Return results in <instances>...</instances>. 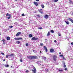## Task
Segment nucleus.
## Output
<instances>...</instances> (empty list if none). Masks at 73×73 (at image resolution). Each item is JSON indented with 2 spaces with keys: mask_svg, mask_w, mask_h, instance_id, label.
Masks as SVG:
<instances>
[{
  "mask_svg": "<svg viewBox=\"0 0 73 73\" xmlns=\"http://www.w3.org/2000/svg\"><path fill=\"white\" fill-rule=\"evenodd\" d=\"M26 46H28V44L27 43L26 44Z\"/></svg>",
  "mask_w": 73,
  "mask_h": 73,
  "instance_id": "49530a36",
  "label": "nucleus"
},
{
  "mask_svg": "<svg viewBox=\"0 0 73 73\" xmlns=\"http://www.w3.org/2000/svg\"><path fill=\"white\" fill-rule=\"evenodd\" d=\"M11 16H12V15L11 14L9 15V17H11Z\"/></svg>",
  "mask_w": 73,
  "mask_h": 73,
  "instance_id": "f704fd0d",
  "label": "nucleus"
},
{
  "mask_svg": "<svg viewBox=\"0 0 73 73\" xmlns=\"http://www.w3.org/2000/svg\"><path fill=\"white\" fill-rule=\"evenodd\" d=\"M53 51H54V50H53V49H51L50 50V52H53Z\"/></svg>",
  "mask_w": 73,
  "mask_h": 73,
  "instance_id": "dca6fc26",
  "label": "nucleus"
},
{
  "mask_svg": "<svg viewBox=\"0 0 73 73\" xmlns=\"http://www.w3.org/2000/svg\"><path fill=\"white\" fill-rule=\"evenodd\" d=\"M57 70H58L59 72H63V70L62 69L60 70V69L57 68Z\"/></svg>",
  "mask_w": 73,
  "mask_h": 73,
  "instance_id": "0eeeda50",
  "label": "nucleus"
},
{
  "mask_svg": "<svg viewBox=\"0 0 73 73\" xmlns=\"http://www.w3.org/2000/svg\"><path fill=\"white\" fill-rule=\"evenodd\" d=\"M43 44L42 43H41L40 44V46H42L43 45Z\"/></svg>",
  "mask_w": 73,
  "mask_h": 73,
  "instance_id": "cd10ccee",
  "label": "nucleus"
},
{
  "mask_svg": "<svg viewBox=\"0 0 73 73\" xmlns=\"http://www.w3.org/2000/svg\"><path fill=\"white\" fill-rule=\"evenodd\" d=\"M11 60H13V59H11Z\"/></svg>",
  "mask_w": 73,
  "mask_h": 73,
  "instance_id": "680f3d73",
  "label": "nucleus"
},
{
  "mask_svg": "<svg viewBox=\"0 0 73 73\" xmlns=\"http://www.w3.org/2000/svg\"><path fill=\"white\" fill-rule=\"evenodd\" d=\"M34 70H32V71H33V72L34 73H36V69L35 67H34L33 68Z\"/></svg>",
  "mask_w": 73,
  "mask_h": 73,
  "instance_id": "7ed1b4c3",
  "label": "nucleus"
},
{
  "mask_svg": "<svg viewBox=\"0 0 73 73\" xmlns=\"http://www.w3.org/2000/svg\"><path fill=\"white\" fill-rule=\"evenodd\" d=\"M9 56V55H6V58H8Z\"/></svg>",
  "mask_w": 73,
  "mask_h": 73,
  "instance_id": "4c0bfd02",
  "label": "nucleus"
},
{
  "mask_svg": "<svg viewBox=\"0 0 73 73\" xmlns=\"http://www.w3.org/2000/svg\"><path fill=\"white\" fill-rule=\"evenodd\" d=\"M9 55V56H10V57H12V56H13L14 55V54H11Z\"/></svg>",
  "mask_w": 73,
  "mask_h": 73,
  "instance_id": "f8f14e48",
  "label": "nucleus"
},
{
  "mask_svg": "<svg viewBox=\"0 0 73 73\" xmlns=\"http://www.w3.org/2000/svg\"><path fill=\"white\" fill-rule=\"evenodd\" d=\"M9 28H13V26H9Z\"/></svg>",
  "mask_w": 73,
  "mask_h": 73,
  "instance_id": "bb28decb",
  "label": "nucleus"
},
{
  "mask_svg": "<svg viewBox=\"0 0 73 73\" xmlns=\"http://www.w3.org/2000/svg\"><path fill=\"white\" fill-rule=\"evenodd\" d=\"M65 23H66V24H69V21H65Z\"/></svg>",
  "mask_w": 73,
  "mask_h": 73,
  "instance_id": "2eb2a0df",
  "label": "nucleus"
},
{
  "mask_svg": "<svg viewBox=\"0 0 73 73\" xmlns=\"http://www.w3.org/2000/svg\"><path fill=\"white\" fill-rule=\"evenodd\" d=\"M33 13H36V11H34V12H33Z\"/></svg>",
  "mask_w": 73,
  "mask_h": 73,
  "instance_id": "c9c22d12",
  "label": "nucleus"
},
{
  "mask_svg": "<svg viewBox=\"0 0 73 73\" xmlns=\"http://www.w3.org/2000/svg\"><path fill=\"white\" fill-rule=\"evenodd\" d=\"M41 7L43 8H44V7H45V6H44V4H42V5H41Z\"/></svg>",
  "mask_w": 73,
  "mask_h": 73,
  "instance_id": "a211bd4d",
  "label": "nucleus"
},
{
  "mask_svg": "<svg viewBox=\"0 0 73 73\" xmlns=\"http://www.w3.org/2000/svg\"><path fill=\"white\" fill-rule=\"evenodd\" d=\"M54 42L56 43V42H57V41L56 40H54Z\"/></svg>",
  "mask_w": 73,
  "mask_h": 73,
  "instance_id": "a18cd8bd",
  "label": "nucleus"
},
{
  "mask_svg": "<svg viewBox=\"0 0 73 73\" xmlns=\"http://www.w3.org/2000/svg\"><path fill=\"white\" fill-rule=\"evenodd\" d=\"M20 62H23V60H22V59H20Z\"/></svg>",
  "mask_w": 73,
  "mask_h": 73,
  "instance_id": "a19ab883",
  "label": "nucleus"
},
{
  "mask_svg": "<svg viewBox=\"0 0 73 73\" xmlns=\"http://www.w3.org/2000/svg\"><path fill=\"white\" fill-rule=\"evenodd\" d=\"M27 58L30 60H33V56H27Z\"/></svg>",
  "mask_w": 73,
  "mask_h": 73,
  "instance_id": "f257e3e1",
  "label": "nucleus"
},
{
  "mask_svg": "<svg viewBox=\"0 0 73 73\" xmlns=\"http://www.w3.org/2000/svg\"><path fill=\"white\" fill-rule=\"evenodd\" d=\"M43 59H44V60H46V57H42Z\"/></svg>",
  "mask_w": 73,
  "mask_h": 73,
  "instance_id": "b1692460",
  "label": "nucleus"
},
{
  "mask_svg": "<svg viewBox=\"0 0 73 73\" xmlns=\"http://www.w3.org/2000/svg\"><path fill=\"white\" fill-rule=\"evenodd\" d=\"M45 40H46H46H48L47 39H45Z\"/></svg>",
  "mask_w": 73,
  "mask_h": 73,
  "instance_id": "13d9d810",
  "label": "nucleus"
},
{
  "mask_svg": "<svg viewBox=\"0 0 73 73\" xmlns=\"http://www.w3.org/2000/svg\"><path fill=\"white\" fill-rule=\"evenodd\" d=\"M23 38H17V40H22Z\"/></svg>",
  "mask_w": 73,
  "mask_h": 73,
  "instance_id": "9b49d317",
  "label": "nucleus"
},
{
  "mask_svg": "<svg viewBox=\"0 0 73 73\" xmlns=\"http://www.w3.org/2000/svg\"><path fill=\"white\" fill-rule=\"evenodd\" d=\"M70 4H72V3H73V2L72 1L70 0Z\"/></svg>",
  "mask_w": 73,
  "mask_h": 73,
  "instance_id": "393cba45",
  "label": "nucleus"
},
{
  "mask_svg": "<svg viewBox=\"0 0 73 73\" xmlns=\"http://www.w3.org/2000/svg\"><path fill=\"white\" fill-rule=\"evenodd\" d=\"M29 36L30 37H33V36L31 34H30L29 35Z\"/></svg>",
  "mask_w": 73,
  "mask_h": 73,
  "instance_id": "f3484780",
  "label": "nucleus"
},
{
  "mask_svg": "<svg viewBox=\"0 0 73 73\" xmlns=\"http://www.w3.org/2000/svg\"><path fill=\"white\" fill-rule=\"evenodd\" d=\"M58 36H61V34L60 33H58Z\"/></svg>",
  "mask_w": 73,
  "mask_h": 73,
  "instance_id": "72a5a7b5",
  "label": "nucleus"
},
{
  "mask_svg": "<svg viewBox=\"0 0 73 73\" xmlns=\"http://www.w3.org/2000/svg\"><path fill=\"white\" fill-rule=\"evenodd\" d=\"M22 16H25V15L23 13L22 14Z\"/></svg>",
  "mask_w": 73,
  "mask_h": 73,
  "instance_id": "a878e982",
  "label": "nucleus"
},
{
  "mask_svg": "<svg viewBox=\"0 0 73 73\" xmlns=\"http://www.w3.org/2000/svg\"><path fill=\"white\" fill-rule=\"evenodd\" d=\"M1 54H2V55H3V56H5V54H4V53H3V52H1Z\"/></svg>",
  "mask_w": 73,
  "mask_h": 73,
  "instance_id": "aec40b11",
  "label": "nucleus"
},
{
  "mask_svg": "<svg viewBox=\"0 0 73 73\" xmlns=\"http://www.w3.org/2000/svg\"><path fill=\"white\" fill-rule=\"evenodd\" d=\"M63 64L64 65H65V62Z\"/></svg>",
  "mask_w": 73,
  "mask_h": 73,
  "instance_id": "5fc2aeb1",
  "label": "nucleus"
},
{
  "mask_svg": "<svg viewBox=\"0 0 73 73\" xmlns=\"http://www.w3.org/2000/svg\"><path fill=\"white\" fill-rule=\"evenodd\" d=\"M14 24L15 25H16V24H17V23L16 22H15L14 23Z\"/></svg>",
  "mask_w": 73,
  "mask_h": 73,
  "instance_id": "603ef678",
  "label": "nucleus"
},
{
  "mask_svg": "<svg viewBox=\"0 0 73 73\" xmlns=\"http://www.w3.org/2000/svg\"><path fill=\"white\" fill-rule=\"evenodd\" d=\"M36 58H37V56H33V60Z\"/></svg>",
  "mask_w": 73,
  "mask_h": 73,
  "instance_id": "1a4fd4ad",
  "label": "nucleus"
},
{
  "mask_svg": "<svg viewBox=\"0 0 73 73\" xmlns=\"http://www.w3.org/2000/svg\"><path fill=\"white\" fill-rule=\"evenodd\" d=\"M26 73H28V72H29V71L28 70H26Z\"/></svg>",
  "mask_w": 73,
  "mask_h": 73,
  "instance_id": "e433bc0d",
  "label": "nucleus"
},
{
  "mask_svg": "<svg viewBox=\"0 0 73 73\" xmlns=\"http://www.w3.org/2000/svg\"><path fill=\"white\" fill-rule=\"evenodd\" d=\"M21 34V32H18L16 34V36H19Z\"/></svg>",
  "mask_w": 73,
  "mask_h": 73,
  "instance_id": "423d86ee",
  "label": "nucleus"
},
{
  "mask_svg": "<svg viewBox=\"0 0 73 73\" xmlns=\"http://www.w3.org/2000/svg\"><path fill=\"white\" fill-rule=\"evenodd\" d=\"M14 39L15 40H17V38H15Z\"/></svg>",
  "mask_w": 73,
  "mask_h": 73,
  "instance_id": "37998d69",
  "label": "nucleus"
},
{
  "mask_svg": "<svg viewBox=\"0 0 73 73\" xmlns=\"http://www.w3.org/2000/svg\"><path fill=\"white\" fill-rule=\"evenodd\" d=\"M37 16L38 17H40V15H37Z\"/></svg>",
  "mask_w": 73,
  "mask_h": 73,
  "instance_id": "473e14b6",
  "label": "nucleus"
},
{
  "mask_svg": "<svg viewBox=\"0 0 73 73\" xmlns=\"http://www.w3.org/2000/svg\"><path fill=\"white\" fill-rule=\"evenodd\" d=\"M2 41H3V42H4V41H5V39H3L2 40Z\"/></svg>",
  "mask_w": 73,
  "mask_h": 73,
  "instance_id": "c03bdc74",
  "label": "nucleus"
},
{
  "mask_svg": "<svg viewBox=\"0 0 73 73\" xmlns=\"http://www.w3.org/2000/svg\"><path fill=\"white\" fill-rule=\"evenodd\" d=\"M61 53V52H60V53H59L60 54Z\"/></svg>",
  "mask_w": 73,
  "mask_h": 73,
  "instance_id": "0e129e2a",
  "label": "nucleus"
},
{
  "mask_svg": "<svg viewBox=\"0 0 73 73\" xmlns=\"http://www.w3.org/2000/svg\"><path fill=\"white\" fill-rule=\"evenodd\" d=\"M46 71V72H48V71H49V70H48V69L46 68L45 70Z\"/></svg>",
  "mask_w": 73,
  "mask_h": 73,
  "instance_id": "c85d7f7f",
  "label": "nucleus"
},
{
  "mask_svg": "<svg viewBox=\"0 0 73 73\" xmlns=\"http://www.w3.org/2000/svg\"><path fill=\"white\" fill-rule=\"evenodd\" d=\"M69 20L70 21H72V19H70V18L69 19Z\"/></svg>",
  "mask_w": 73,
  "mask_h": 73,
  "instance_id": "c756f323",
  "label": "nucleus"
},
{
  "mask_svg": "<svg viewBox=\"0 0 73 73\" xmlns=\"http://www.w3.org/2000/svg\"><path fill=\"white\" fill-rule=\"evenodd\" d=\"M38 29H42V27H39Z\"/></svg>",
  "mask_w": 73,
  "mask_h": 73,
  "instance_id": "58836bf2",
  "label": "nucleus"
},
{
  "mask_svg": "<svg viewBox=\"0 0 73 73\" xmlns=\"http://www.w3.org/2000/svg\"><path fill=\"white\" fill-rule=\"evenodd\" d=\"M5 67H9V65H5Z\"/></svg>",
  "mask_w": 73,
  "mask_h": 73,
  "instance_id": "5701e85b",
  "label": "nucleus"
},
{
  "mask_svg": "<svg viewBox=\"0 0 73 73\" xmlns=\"http://www.w3.org/2000/svg\"><path fill=\"white\" fill-rule=\"evenodd\" d=\"M32 40H38V38L35 37H33L32 38Z\"/></svg>",
  "mask_w": 73,
  "mask_h": 73,
  "instance_id": "39448f33",
  "label": "nucleus"
},
{
  "mask_svg": "<svg viewBox=\"0 0 73 73\" xmlns=\"http://www.w3.org/2000/svg\"><path fill=\"white\" fill-rule=\"evenodd\" d=\"M39 12H40V13H43V12H42V11L41 10H39Z\"/></svg>",
  "mask_w": 73,
  "mask_h": 73,
  "instance_id": "6ab92c4d",
  "label": "nucleus"
},
{
  "mask_svg": "<svg viewBox=\"0 0 73 73\" xmlns=\"http://www.w3.org/2000/svg\"><path fill=\"white\" fill-rule=\"evenodd\" d=\"M9 16V13H7L6 14V16Z\"/></svg>",
  "mask_w": 73,
  "mask_h": 73,
  "instance_id": "7c9ffc66",
  "label": "nucleus"
},
{
  "mask_svg": "<svg viewBox=\"0 0 73 73\" xmlns=\"http://www.w3.org/2000/svg\"><path fill=\"white\" fill-rule=\"evenodd\" d=\"M11 68H12V66H11Z\"/></svg>",
  "mask_w": 73,
  "mask_h": 73,
  "instance_id": "69168bd1",
  "label": "nucleus"
},
{
  "mask_svg": "<svg viewBox=\"0 0 73 73\" xmlns=\"http://www.w3.org/2000/svg\"><path fill=\"white\" fill-rule=\"evenodd\" d=\"M17 42V44H20V41H18L16 42Z\"/></svg>",
  "mask_w": 73,
  "mask_h": 73,
  "instance_id": "412c9836",
  "label": "nucleus"
},
{
  "mask_svg": "<svg viewBox=\"0 0 73 73\" xmlns=\"http://www.w3.org/2000/svg\"><path fill=\"white\" fill-rule=\"evenodd\" d=\"M57 57L56 55H54L53 57V60L55 61H56L57 60L56 58H57Z\"/></svg>",
  "mask_w": 73,
  "mask_h": 73,
  "instance_id": "f03ea898",
  "label": "nucleus"
},
{
  "mask_svg": "<svg viewBox=\"0 0 73 73\" xmlns=\"http://www.w3.org/2000/svg\"><path fill=\"white\" fill-rule=\"evenodd\" d=\"M15 1H19V0H15Z\"/></svg>",
  "mask_w": 73,
  "mask_h": 73,
  "instance_id": "09e8293b",
  "label": "nucleus"
},
{
  "mask_svg": "<svg viewBox=\"0 0 73 73\" xmlns=\"http://www.w3.org/2000/svg\"><path fill=\"white\" fill-rule=\"evenodd\" d=\"M3 44H5V42H3Z\"/></svg>",
  "mask_w": 73,
  "mask_h": 73,
  "instance_id": "de8ad7c7",
  "label": "nucleus"
},
{
  "mask_svg": "<svg viewBox=\"0 0 73 73\" xmlns=\"http://www.w3.org/2000/svg\"><path fill=\"white\" fill-rule=\"evenodd\" d=\"M40 53H41V51H40Z\"/></svg>",
  "mask_w": 73,
  "mask_h": 73,
  "instance_id": "338daca9",
  "label": "nucleus"
},
{
  "mask_svg": "<svg viewBox=\"0 0 73 73\" xmlns=\"http://www.w3.org/2000/svg\"><path fill=\"white\" fill-rule=\"evenodd\" d=\"M60 56H61V57H63V55L62 54L61 55H60Z\"/></svg>",
  "mask_w": 73,
  "mask_h": 73,
  "instance_id": "864d4df0",
  "label": "nucleus"
},
{
  "mask_svg": "<svg viewBox=\"0 0 73 73\" xmlns=\"http://www.w3.org/2000/svg\"><path fill=\"white\" fill-rule=\"evenodd\" d=\"M48 15H46L44 16V18L46 19H48Z\"/></svg>",
  "mask_w": 73,
  "mask_h": 73,
  "instance_id": "9d476101",
  "label": "nucleus"
},
{
  "mask_svg": "<svg viewBox=\"0 0 73 73\" xmlns=\"http://www.w3.org/2000/svg\"><path fill=\"white\" fill-rule=\"evenodd\" d=\"M50 32H51V33H54V31L53 30H51Z\"/></svg>",
  "mask_w": 73,
  "mask_h": 73,
  "instance_id": "4be33fe9",
  "label": "nucleus"
},
{
  "mask_svg": "<svg viewBox=\"0 0 73 73\" xmlns=\"http://www.w3.org/2000/svg\"><path fill=\"white\" fill-rule=\"evenodd\" d=\"M34 4L35 5H36V6H38V3H37V2H34Z\"/></svg>",
  "mask_w": 73,
  "mask_h": 73,
  "instance_id": "6e6552de",
  "label": "nucleus"
},
{
  "mask_svg": "<svg viewBox=\"0 0 73 73\" xmlns=\"http://www.w3.org/2000/svg\"><path fill=\"white\" fill-rule=\"evenodd\" d=\"M50 32H48L47 35V36H50Z\"/></svg>",
  "mask_w": 73,
  "mask_h": 73,
  "instance_id": "4468645a",
  "label": "nucleus"
},
{
  "mask_svg": "<svg viewBox=\"0 0 73 73\" xmlns=\"http://www.w3.org/2000/svg\"><path fill=\"white\" fill-rule=\"evenodd\" d=\"M47 54H49L48 53H47Z\"/></svg>",
  "mask_w": 73,
  "mask_h": 73,
  "instance_id": "e2e57ef3",
  "label": "nucleus"
},
{
  "mask_svg": "<svg viewBox=\"0 0 73 73\" xmlns=\"http://www.w3.org/2000/svg\"><path fill=\"white\" fill-rule=\"evenodd\" d=\"M10 39L11 38L9 37H7V40H10Z\"/></svg>",
  "mask_w": 73,
  "mask_h": 73,
  "instance_id": "ddd939ff",
  "label": "nucleus"
},
{
  "mask_svg": "<svg viewBox=\"0 0 73 73\" xmlns=\"http://www.w3.org/2000/svg\"><path fill=\"white\" fill-rule=\"evenodd\" d=\"M65 70H67V68H65Z\"/></svg>",
  "mask_w": 73,
  "mask_h": 73,
  "instance_id": "8fccbe9b",
  "label": "nucleus"
},
{
  "mask_svg": "<svg viewBox=\"0 0 73 73\" xmlns=\"http://www.w3.org/2000/svg\"><path fill=\"white\" fill-rule=\"evenodd\" d=\"M58 0H54V2H57Z\"/></svg>",
  "mask_w": 73,
  "mask_h": 73,
  "instance_id": "2f4dec72",
  "label": "nucleus"
},
{
  "mask_svg": "<svg viewBox=\"0 0 73 73\" xmlns=\"http://www.w3.org/2000/svg\"><path fill=\"white\" fill-rule=\"evenodd\" d=\"M44 49H45L46 52H47L48 51V49L46 47V46H44Z\"/></svg>",
  "mask_w": 73,
  "mask_h": 73,
  "instance_id": "20e7f679",
  "label": "nucleus"
},
{
  "mask_svg": "<svg viewBox=\"0 0 73 73\" xmlns=\"http://www.w3.org/2000/svg\"><path fill=\"white\" fill-rule=\"evenodd\" d=\"M36 1H39V0H36Z\"/></svg>",
  "mask_w": 73,
  "mask_h": 73,
  "instance_id": "4d7b16f0",
  "label": "nucleus"
},
{
  "mask_svg": "<svg viewBox=\"0 0 73 73\" xmlns=\"http://www.w3.org/2000/svg\"><path fill=\"white\" fill-rule=\"evenodd\" d=\"M64 68H66V65H64Z\"/></svg>",
  "mask_w": 73,
  "mask_h": 73,
  "instance_id": "ea45409f",
  "label": "nucleus"
},
{
  "mask_svg": "<svg viewBox=\"0 0 73 73\" xmlns=\"http://www.w3.org/2000/svg\"><path fill=\"white\" fill-rule=\"evenodd\" d=\"M40 11H42V9H40Z\"/></svg>",
  "mask_w": 73,
  "mask_h": 73,
  "instance_id": "bf43d9fd",
  "label": "nucleus"
},
{
  "mask_svg": "<svg viewBox=\"0 0 73 73\" xmlns=\"http://www.w3.org/2000/svg\"><path fill=\"white\" fill-rule=\"evenodd\" d=\"M8 19H10V18H11V17H8Z\"/></svg>",
  "mask_w": 73,
  "mask_h": 73,
  "instance_id": "79ce46f5",
  "label": "nucleus"
},
{
  "mask_svg": "<svg viewBox=\"0 0 73 73\" xmlns=\"http://www.w3.org/2000/svg\"><path fill=\"white\" fill-rule=\"evenodd\" d=\"M72 15H73V13H72Z\"/></svg>",
  "mask_w": 73,
  "mask_h": 73,
  "instance_id": "774afa93",
  "label": "nucleus"
},
{
  "mask_svg": "<svg viewBox=\"0 0 73 73\" xmlns=\"http://www.w3.org/2000/svg\"><path fill=\"white\" fill-rule=\"evenodd\" d=\"M63 59L64 60H65V58H64V56L63 57Z\"/></svg>",
  "mask_w": 73,
  "mask_h": 73,
  "instance_id": "3c124183",
  "label": "nucleus"
},
{
  "mask_svg": "<svg viewBox=\"0 0 73 73\" xmlns=\"http://www.w3.org/2000/svg\"><path fill=\"white\" fill-rule=\"evenodd\" d=\"M71 22L72 23H73V20H72L71 21Z\"/></svg>",
  "mask_w": 73,
  "mask_h": 73,
  "instance_id": "6e6d98bb",
  "label": "nucleus"
},
{
  "mask_svg": "<svg viewBox=\"0 0 73 73\" xmlns=\"http://www.w3.org/2000/svg\"><path fill=\"white\" fill-rule=\"evenodd\" d=\"M3 61H5V59L3 60Z\"/></svg>",
  "mask_w": 73,
  "mask_h": 73,
  "instance_id": "052dcab7",
  "label": "nucleus"
}]
</instances>
